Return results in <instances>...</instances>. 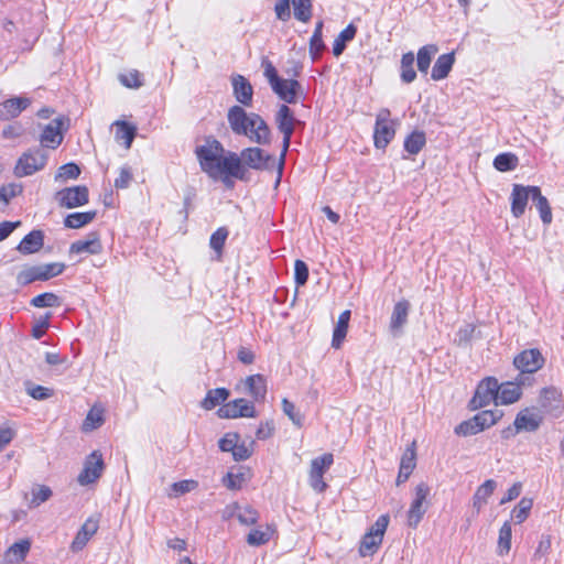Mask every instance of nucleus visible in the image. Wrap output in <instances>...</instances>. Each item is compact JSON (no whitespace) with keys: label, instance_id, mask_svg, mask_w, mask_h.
I'll return each mask as SVG.
<instances>
[{"label":"nucleus","instance_id":"obj_5","mask_svg":"<svg viewBox=\"0 0 564 564\" xmlns=\"http://www.w3.org/2000/svg\"><path fill=\"white\" fill-rule=\"evenodd\" d=\"M390 117L391 111L388 108H381L376 115L373 142L377 149H386L395 135L398 120Z\"/></svg>","mask_w":564,"mask_h":564},{"label":"nucleus","instance_id":"obj_31","mask_svg":"<svg viewBox=\"0 0 564 564\" xmlns=\"http://www.w3.org/2000/svg\"><path fill=\"white\" fill-rule=\"evenodd\" d=\"M357 28L350 23L348 24L335 39L333 43V54L338 57L340 56L348 42L352 41L356 36Z\"/></svg>","mask_w":564,"mask_h":564},{"label":"nucleus","instance_id":"obj_36","mask_svg":"<svg viewBox=\"0 0 564 564\" xmlns=\"http://www.w3.org/2000/svg\"><path fill=\"white\" fill-rule=\"evenodd\" d=\"M414 54L413 52L404 53L401 57V72L400 78L404 84H410L415 80L416 72L414 69Z\"/></svg>","mask_w":564,"mask_h":564},{"label":"nucleus","instance_id":"obj_3","mask_svg":"<svg viewBox=\"0 0 564 564\" xmlns=\"http://www.w3.org/2000/svg\"><path fill=\"white\" fill-rule=\"evenodd\" d=\"M295 117L293 111L288 105H281L276 115H275V123L278 127V130L283 134V141H282V152L280 155L279 161V175L281 176L284 165V160L286 152L291 144V139L294 132V126H295Z\"/></svg>","mask_w":564,"mask_h":564},{"label":"nucleus","instance_id":"obj_41","mask_svg":"<svg viewBox=\"0 0 564 564\" xmlns=\"http://www.w3.org/2000/svg\"><path fill=\"white\" fill-rule=\"evenodd\" d=\"M296 20L307 23L312 18V0H292Z\"/></svg>","mask_w":564,"mask_h":564},{"label":"nucleus","instance_id":"obj_16","mask_svg":"<svg viewBox=\"0 0 564 564\" xmlns=\"http://www.w3.org/2000/svg\"><path fill=\"white\" fill-rule=\"evenodd\" d=\"M240 386L243 387V392L249 394L254 402H264L268 387L267 379L263 375L257 373L248 376L240 381L237 389H239Z\"/></svg>","mask_w":564,"mask_h":564},{"label":"nucleus","instance_id":"obj_34","mask_svg":"<svg viewBox=\"0 0 564 564\" xmlns=\"http://www.w3.org/2000/svg\"><path fill=\"white\" fill-rule=\"evenodd\" d=\"M438 48L435 44H427L419 48L416 55V65L420 73L426 75L432 62L433 56L437 53Z\"/></svg>","mask_w":564,"mask_h":564},{"label":"nucleus","instance_id":"obj_46","mask_svg":"<svg viewBox=\"0 0 564 564\" xmlns=\"http://www.w3.org/2000/svg\"><path fill=\"white\" fill-rule=\"evenodd\" d=\"M282 411L292 421V423L302 427L304 423V415L296 409L293 402L284 398L282 400Z\"/></svg>","mask_w":564,"mask_h":564},{"label":"nucleus","instance_id":"obj_51","mask_svg":"<svg viewBox=\"0 0 564 564\" xmlns=\"http://www.w3.org/2000/svg\"><path fill=\"white\" fill-rule=\"evenodd\" d=\"M325 47L323 35L312 34L310 39V55L314 62L322 56Z\"/></svg>","mask_w":564,"mask_h":564},{"label":"nucleus","instance_id":"obj_45","mask_svg":"<svg viewBox=\"0 0 564 564\" xmlns=\"http://www.w3.org/2000/svg\"><path fill=\"white\" fill-rule=\"evenodd\" d=\"M263 66H264V76L268 79V82L271 86V89L274 91V94L281 95L280 86L282 85V78L278 75L276 68L269 61H264Z\"/></svg>","mask_w":564,"mask_h":564},{"label":"nucleus","instance_id":"obj_17","mask_svg":"<svg viewBox=\"0 0 564 564\" xmlns=\"http://www.w3.org/2000/svg\"><path fill=\"white\" fill-rule=\"evenodd\" d=\"M69 252L75 254H99L102 252L100 236L97 231L89 232L85 239L76 240L70 243Z\"/></svg>","mask_w":564,"mask_h":564},{"label":"nucleus","instance_id":"obj_62","mask_svg":"<svg viewBox=\"0 0 564 564\" xmlns=\"http://www.w3.org/2000/svg\"><path fill=\"white\" fill-rule=\"evenodd\" d=\"M252 445H253V442H251L249 444H246L245 442L240 443V444L237 443L236 448L232 453L234 459L236 462H242V460L248 459L252 455V452H253Z\"/></svg>","mask_w":564,"mask_h":564},{"label":"nucleus","instance_id":"obj_24","mask_svg":"<svg viewBox=\"0 0 564 564\" xmlns=\"http://www.w3.org/2000/svg\"><path fill=\"white\" fill-rule=\"evenodd\" d=\"M454 63L455 54L453 52L440 55L432 67L431 78L433 80H442L446 78L452 70Z\"/></svg>","mask_w":564,"mask_h":564},{"label":"nucleus","instance_id":"obj_55","mask_svg":"<svg viewBox=\"0 0 564 564\" xmlns=\"http://www.w3.org/2000/svg\"><path fill=\"white\" fill-rule=\"evenodd\" d=\"M270 533L259 529L251 530L247 535V542L252 546H260L269 542Z\"/></svg>","mask_w":564,"mask_h":564},{"label":"nucleus","instance_id":"obj_64","mask_svg":"<svg viewBox=\"0 0 564 564\" xmlns=\"http://www.w3.org/2000/svg\"><path fill=\"white\" fill-rule=\"evenodd\" d=\"M243 480V474L227 473L223 482L228 489L237 490L241 488Z\"/></svg>","mask_w":564,"mask_h":564},{"label":"nucleus","instance_id":"obj_54","mask_svg":"<svg viewBox=\"0 0 564 564\" xmlns=\"http://www.w3.org/2000/svg\"><path fill=\"white\" fill-rule=\"evenodd\" d=\"M22 189H23L22 185L15 184V183L3 185L0 188V199L4 204H8L10 202V199L20 195L22 193Z\"/></svg>","mask_w":564,"mask_h":564},{"label":"nucleus","instance_id":"obj_42","mask_svg":"<svg viewBox=\"0 0 564 564\" xmlns=\"http://www.w3.org/2000/svg\"><path fill=\"white\" fill-rule=\"evenodd\" d=\"M533 501L529 498H522L519 503L511 511V518L518 523L524 522L532 509Z\"/></svg>","mask_w":564,"mask_h":564},{"label":"nucleus","instance_id":"obj_27","mask_svg":"<svg viewBox=\"0 0 564 564\" xmlns=\"http://www.w3.org/2000/svg\"><path fill=\"white\" fill-rule=\"evenodd\" d=\"M542 419L538 414L530 413L529 410L519 412L514 420V425L521 431L534 432L539 429Z\"/></svg>","mask_w":564,"mask_h":564},{"label":"nucleus","instance_id":"obj_4","mask_svg":"<svg viewBox=\"0 0 564 564\" xmlns=\"http://www.w3.org/2000/svg\"><path fill=\"white\" fill-rule=\"evenodd\" d=\"M47 152L40 147L29 149L18 159L14 166V175L17 177H25L33 175L37 171L44 169L47 162Z\"/></svg>","mask_w":564,"mask_h":564},{"label":"nucleus","instance_id":"obj_9","mask_svg":"<svg viewBox=\"0 0 564 564\" xmlns=\"http://www.w3.org/2000/svg\"><path fill=\"white\" fill-rule=\"evenodd\" d=\"M105 463L99 451H93L84 462L83 470L77 476L80 486H88L96 482L102 475Z\"/></svg>","mask_w":564,"mask_h":564},{"label":"nucleus","instance_id":"obj_58","mask_svg":"<svg viewBox=\"0 0 564 564\" xmlns=\"http://www.w3.org/2000/svg\"><path fill=\"white\" fill-rule=\"evenodd\" d=\"M475 326L473 324H466L458 329L456 333V341L459 346H466L473 339L475 333Z\"/></svg>","mask_w":564,"mask_h":564},{"label":"nucleus","instance_id":"obj_61","mask_svg":"<svg viewBox=\"0 0 564 564\" xmlns=\"http://www.w3.org/2000/svg\"><path fill=\"white\" fill-rule=\"evenodd\" d=\"M238 441L239 435L237 433H227L219 440L218 445L221 452H228L232 454Z\"/></svg>","mask_w":564,"mask_h":564},{"label":"nucleus","instance_id":"obj_49","mask_svg":"<svg viewBox=\"0 0 564 564\" xmlns=\"http://www.w3.org/2000/svg\"><path fill=\"white\" fill-rule=\"evenodd\" d=\"M334 462L333 454H324L322 456H318L314 458L311 463V470L312 473L317 471L318 474H325V471L332 466Z\"/></svg>","mask_w":564,"mask_h":564},{"label":"nucleus","instance_id":"obj_30","mask_svg":"<svg viewBox=\"0 0 564 564\" xmlns=\"http://www.w3.org/2000/svg\"><path fill=\"white\" fill-rule=\"evenodd\" d=\"M350 321V311H344L337 321V324L334 328L332 346L334 348H339L347 335V329Z\"/></svg>","mask_w":564,"mask_h":564},{"label":"nucleus","instance_id":"obj_50","mask_svg":"<svg viewBox=\"0 0 564 564\" xmlns=\"http://www.w3.org/2000/svg\"><path fill=\"white\" fill-rule=\"evenodd\" d=\"M119 80L123 86H126L128 88L135 89V88H140L143 85V82L141 79V74L135 69L130 70L126 74H120Z\"/></svg>","mask_w":564,"mask_h":564},{"label":"nucleus","instance_id":"obj_28","mask_svg":"<svg viewBox=\"0 0 564 564\" xmlns=\"http://www.w3.org/2000/svg\"><path fill=\"white\" fill-rule=\"evenodd\" d=\"M229 395L230 392L226 388L210 389L202 400L200 406L207 411L213 410L220 403L225 402Z\"/></svg>","mask_w":564,"mask_h":564},{"label":"nucleus","instance_id":"obj_20","mask_svg":"<svg viewBox=\"0 0 564 564\" xmlns=\"http://www.w3.org/2000/svg\"><path fill=\"white\" fill-rule=\"evenodd\" d=\"M234 96L242 106H251L253 88L249 80L242 75H235L231 78Z\"/></svg>","mask_w":564,"mask_h":564},{"label":"nucleus","instance_id":"obj_53","mask_svg":"<svg viewBox=\"0 0 564 564\" xmlns=\"http://www.w3.org/2000/svg\"><path fill=\"white\" fill-rule=\"evenodd\" d=\"M308 280V267L303 260L294 263V281L297 286L304 285Z\"/></svg>","mask_w":564,"mask_h":564},{"label":"nucleus","instance_id":"obj_26","mask_svg":"<svg viewBox=\"0 0 564 564\" xmlns=\"http://www.w3.org/2000/svg\"><path fill=\"white\" fill-rule=\"evenodd\" d=\"M497 488V481L494 479H487L481 484L473 496V508L476 513H479L481 508L487 503L488 498L494 494Z\"/></svg>","mask_w":564,"mask_h":564},{"label":"nucleus","instance_id":"obj_44","mask_svg":"<svg viewBox=\"0 0 564 564\" xmlns=\"http://www.w3.org/2000/svg\"><path fill=\"white\" fill-rule=\"evenodd\" d=\"M61 301L59 297L52 292H45L34 296L31 300V305L34 307L43 308V307H56L59 306Z\"/></svg>","mask_w":564,"mask_h":564},{"label":"nucleus","instance_id":"obj_35","mask_svg":"<svg viewBox=\"0 0 564 564\" xmlns=\"http://www.w3.org/2000/svg\"><path fill=\"white\" fill-rule=\"evenodd\" d=\"M280 88L281 95H278V97L288 104H295L302 86L296 79L282 78V85Z\"/></svg>","mask_w":564,"mask_h":564},{"label":"nucleus","instance_id":"obj_22","mask_svg":"<svg viewBox=\"0 0 564 564\" xmlns=\"http://www.w3.org/2000/svg\"><path fill=\"white\" fill-rule=\"evenodd\" d=\"M44 245V232L32 230L20 241L17 250L22 254H32L40 251Z\"/></svg>","mask_w":564,"mask_h":564},{"label":"nucleus","instance_id":"obj_32","mask_svg":"<svg viewBox=\"0 0 564 564\" xmlns=\"http://www.w3.org/2000/svg\"><path fill=\"white\" fill-rule=\"evenodd\" d=\"M117 130L115 138L117 141H123L124 148L130 149L137 135V127L127 121H116Z\"/></svg>","mask_w":564,"mask_h":564},{"label":"nucleus","instance_id":"obj_52","mask_svg":"<svg viewBox=\"0 0 564 564\" xmlns=\"http://www.w3.org/2000/svg\"><path fill=\"white\" fill-rule=\"evenodd\" d=\"M26 393L35 400H46L53 395V390L43 386L28 383Z\"/></svg>","mask_w":564,"mask_h":564},{"label":"nucleus","instance_id":"obj_19","mask_svg":"<svg viewBox=\"0 0 564 564\" xmlns=\"http://www.w3.org/2000/svg\"><path fill=\"white\" fill-rule=\"evenodd\" d=\"M31 105L28 97H13L0 104V120L8 121L17 118L23 110Z\"/></svg>","mask_w":564,"mask_h":564},{"label":"nucleus","instance_id":"obj_1","mask_svg":"<svg viewBox=\"0 0 564 564\" xmlns=\"http://www.w3.org/2000/svg\"><path fill=\"white\" fill-rule=\"evenodd\" d=\"M202 171L214 181L220 180L227 188L234 187L232 178L246 180L247 170L236 152L226 151L220 141L208 137L195 149Z\"/></svg>","mask_w":564,"mask_h":564},{"label":"nucleus","instance_id":"obj_37","mask_svg":"<svg viewBox=\"0 0 564 564\" xmlns=\"http://www.w3.org/2000/svg\"><path fill=\"white\" fill-rule=\"evenodd\" d=\"M501 416L502 412L499 410H484L474 415V421L481 432L496 424Z\"/></svg>","mask_w":564,"mask_h":564},{"label":"nucleus","instance_id":"obj_23","mask_svg":"<svg viewBox=\"0 0 564 564\" xmlns=\"http://www.w3.org/2000/svg\"><path fill=\"white\" fill-rule=\"evenodd\" d=\"M31 549V542L29 539L20 540L13 543L4 553L3 561L7 564H18L24 561Z\"/></svg>","mask_w":564,"mask_h":564},{"label":"nucleus","instance_id":"obj_57","mask_svg":"<svg viewBox=\"0 0 564 564\" xmlns=\"http://www.w3.org/2000/svg\"><path fill=\"white\" fill-rule=\"evenodd\" d=\"M51 316V313H46L34 323L32 326V336L35 339H41L44 336L46 329L50 327Z\"/></svg>","mask_w":564,"mask_h":564},{"label":"nucleus","instance_id":"obj_39","mask_svg":"<svg viewBox=\"0 0 564 564\" xmlns=\"http://www.w3.org/2000/svg\"><path fill=\"white\" fill-rule=\"evenodd\" d=\"M229 231L226 227H219L216 231H214L209 239V247L216 253V260H220L223 257V249L228 238Z\"/></svg>","mask_w":564,"mask_h":564},{"label":"nucleus","instance_id":"obj_8","mask_svg":"<svg viewBox=\"0 0 564 564\" xmlns=\"http://www.w3.org/2000/svg\"><path fill=\"white\" fill-rule=\"evenodd\" d=\"M500 384L494 377L482 379L470 400V406L476 410L489 405L491 402L498 404Z\"/></svg>","mask_w":564,"mask_h":564},{"label":"nucleus","instance_id":"obj_25","mask_svg":"<svg viewBox=\"0 0 564 564\" xmlns=\"http://www.w3.org/2000/svg\"><path fill=\"white\" fill-rule=\"evenodd\" d=\"M36 281H47L43 264L25 267L17 275V283L20 286H25Z\"/></svg>","mask_w":564,"mask_h":564},{"label":"nucleus","instance_id":"obj_15","mask_svg":"<svg viewBox=\"0 0 564 564\" xmlns=\"http://www.w3.org/2000/svg\"><path fill=\"white\" fill-rule=\"evenodd\" d=\"M241 163L253 170L269 169V163L274 162V158L261 148H246L240 154Z\"/></svg>","mask_w":564,"mask_h":564},{"label":"nucleus","instance_id":"obj_14","mask_svg":"<svg viewBox=\"0 0 564 564\" xmlns=\"http://www.w3.org/2000/svg\"><path fill=\"white\" fill-rule=\"evenodd\" d=\"M66 119L57 117L47 123L40 135V143L42 149L55 150L63 141V128Z\"/></svg>","mask_w":564,"mask_h":564},{"label":"nucleus","instance_id":"obj_47","mask_svg":"<svg viewBox=\"0 0 564 564\" xmlns=\"http://www.w3.org/2000/svg\"><path fill=\"white\" fill-rule=\"evenodd\" d=\"M512 529L510 521H506L499 530L498 547L500 554L508 553L511 549Z\"/></svg>","mask_w":564,"mask_h":564},{"label":"nucleus","instance_id":"obj_29","mask_svg":"<svg viewBox=\"0 0 564 564\" xmlns=\"http://www.w3.org/2000/svg\"><path fill=\"white\" fill-rule=\"evenodd\" d=\"M96 214L97 213L95 210L76 212V213L68 214L64 218V226L66 228H70V229L82 228V227L88 225L89 223H91L95 219Z\"/></svg>","mask_w":564,"mask_h":564},{"label":"nucleus","instance_id":"obj_60","mask_svg":"<svg viewBox=\"0 0 564 564\" xmlns=\"http://www.w3.org/2000/svg\"><path fill=\"white\" fill-rule=\"evenodd\" d=\"M558 398L560 393L555 388H543L540 394V404L544 409H550L552 401H556Z\"/></svg>","mask_w":564,"mask_h":564},{"label":"nucleus","instance_id":"obj_12","mask_svg":"<svg viewBox=\"0 0 564 564\" xmlns=\"http://www.w3.org/2000/svg\"><path fill=\"white\" fill-rule=\"evenodd\" d=\"M539 189V186H524L521 184H514L511 192V214L516 218H520L524 212L529 199L532 202L535 198V191Z\"/></svg>","mask_w":564,"mask_h":564},{"label":"nucleus","instance_id":"obj_11","mask_svg":"<svg viewBox=\"0 0 564 564\" xmlns=\"http://www.w3.org/2000/svg\"><path fill=\"white\" fill-rule=\"evenodd\" d=\"M221 419L254 417L256 409L251 401L239 398L225 403L217 411Z\"/></svg>","mask_w":564,"mask_h":564},{"label":"nucleus","instance_id":"obj_21","mask_svg":"<svg viewBox=\"0 0 564 564\" xmlns=\"http://www.w3.org/2000/svg\"><path fill=\"white\" fill-rule=\"evenodd\" d=\"M516 382H505L500 384L498 393V404H512L521 397V386L525 383V380L517 377Z\"/></svg>","mask_w":564,"mask_h":564},{"label":"nucleus","instance_id":"obj_40","mask_svg":"<svg viewBox=\"0 0 564 564\" xmlns=\"http://www.w3.org/2000/svg\"><path fill=\"white\" fill-rule=\"evenodd\" d=\"M536 209L539 210L541 220L544 225H550L552 223V210L549 204V200L545 196L542 195L541 189L535 191V198L533 200Z\"/></svg>","mask_w":564,"mask_h":564},{"label":"nucleus","instance_id":"obj_33","mask_svg":"<svg viewBox=\"0 0 564 564\" xmlns=\"http://www.w3.org/2000/svg\"><path fill=\"white\" fill-rule=\"evenodd\" d=\"M425 144V133L421 130H414L409 135H406V138L404 139L403 147L409 154L416 155L417 153L421 152Z\"/></svg>","mask_w":564,"mask_h":564},{"label":"nucleus","instance_id":"obj_59","mask_svg":"<svg viewBox=\"0 0 564 564\" xmlns=\"http://www.w3.org/2000/svg\"><path fill=\"white\" fill-rule=\"evenodd\" d=\"M480 430L476 426L474 416L467 421H463L455 427V433L462 436H470L479 433Z\"/></svg>","mask_w":564,"mask_h":564},{"label":"nucleus","instance_id":"obj_10","mask_svg":"<svg viewBox=\"0 0 564 564\" xmlns=\"http://www.w3.org/2000/svg\"><path fill=\"white\" fill-rule=\"evenodd\" d=\"M58 206L67 209L86 205L89 202L88 188L85 185L65 187L55 194Z\"/></svg>","mask_w":564,"mask_h":564},{"label":"nucleus","instance_id":"obj_18","mask_svg":"<svg viewBox=\"0 0 564 564\" xmlns=\"http://www.w3.org/2000/svg\"><path fill=\"white\" fill-rule=\"evenodd\" d=\"M409 312L410 303L408 300L402 299L394 304L389 325L390 332L393 336L402 334V329L408 323Z\"/></svg>","mask_w":564,"mask_h":564},{"label":"nucleus","instance_id":"obj_7","mask_svg":"<svg viewBox=\"0 0 564 564\" xmlns=\"http://www.w3.org/2000/svg\"><path fill=\"white\" fill-rule=\"evenodd\" d=\"M544 364L545 358L538 348L524 349L513 359L514 367L520 371L518 377L523 380L528 379L525 375L535 373Z\"/></svg>","mask_w":564,"mask_h":564},{"label":"nucleus","instance_id":"obj_48","mask_svg":"<svg viewBox=\"0 0 564 564\" xmlns=\"http://www.w3.org/2000/svg\"><path fill=\"white\" fill-rule=\"evenodd\" d=\"M79 175H80L79 166L76 163L69 162V163L62 165L58 169V171L55 175V180L56 181H58V180H63V181L76 180Z\"/></svg>","mask_w":564,"mask_h":564},{"label":"nucleus","instance_id":"obj_43","mask_svg":"<svg viewBox=\"0 0 564 564\" xmlns=\"http://www.w3.org/2000/svg\"><path fill=\"white\" fill-rule=\"evenodd\" d=\"M102 423H104L102 410L93 408L87 413L86 419L84 420L82 429H83L84 432H91V431L98 429Z\"/></svg>","mask_w":564,"mask_h":564},{"label":"nucleus","instance_id":"obj_38","mask_svg":"<svg viewBox=\"0 0 564 564\" xmlns=\"http://www.w3.org/2000/svg\"><path fill=\"white\" fill-rule=\"evenodd\" d=\"M519 159L511 152H503L494 159V167L499 172H509L517 169Z\"/></svg>","mask_w":564,"mask_h":564},{"label":"nucleus","instance_id":"obj_13","mask_svg":"<svg viewBox=\"0 0 564 564\" xmlns=\"http://www.w3.org/2000/svg\"><path fill=\"white\" fill-rule=\"evenodd\" d=\"M430 494V487L425 482H420L415 487V497L410 506L408 511V524L411 528H416L420 521L422 520L424 513L426 512V507L424 506L426 498Z\"/></svg>","mask_w":564,"mask_h":564},{"label":"nucleus","instance_id":"obj_2","mask_svg":"<svg viewBox=\"0 0 564 564\" xmlns=\"http://www.w3.org/2000/svg\"><path fill=\"white\" fill-rule=\"evenodd\" d=\"M227 121L236 135L247 137L257 144H270L271 130L260 115L247 112L241 106L235 105L228 109Z\"/></svg>","mask_w":564,"mask_h":564},{"label":"nucleus","instance_id":"obj_56","mask_svg":"<svg viewBox=\"0 0 564 564\" xmlns=\"http://www.w3.org/2000/svg\"><path fill=\"white\" fill-rule=\"evenodd\" d=\"M237 519L239 520L240 523H242L245 525H251L257 522L258 512L249 506L239 508V511L237 513Z\"/></svg>","mask_w":564,"mask_h":564},{"label":"nucleus","instance_id":"obj_6","mask_svg":"<svg viewBox=\"0 0 564 564\" xmlns=\"http://www.w3.org/2000/svg\"><path fill=\"white\" fill-rule=\"evenodd\" d=\"M389 524V516H380L376 522L369 528L364 534L360 545L359 554L364 557L370 556L377 552L378 547L382 543L384 532Z\"/></svg>","mask_w":564,"mask_h":564},{"label":"nucleus","instance_id":"obj_63","mask_svg":"<svg viewBox=\"0 0 564 564\" xmlns=\"http://www.w3.org/2000/svg\"><path fill=\"white\" fill-rule=\"evenodd\" d=\"M17 430L8 424L0 425V452H2L15 437Z\"/></svg>","mask_w":564,"mask_h":564}]
</instances>
